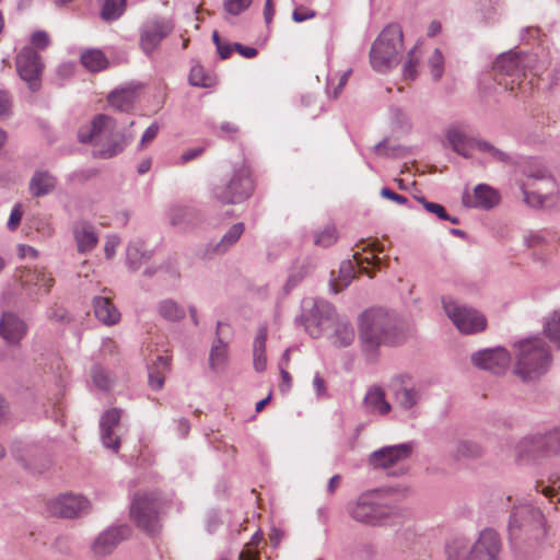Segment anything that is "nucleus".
<instances>
[{
  "label": "nucleus",
  "instance_id": "f257e3e1",
  "mask_svg": "<svg viewBox=\"0 0 560 560\" xmlns=\"http://www.w3.org/2000/svg\"><path fill=\"white\" fill-rule=\"evenodd\" d=\"M83 143L91 142L94 153L109 159L121 152L128 142L124 133L117 130L115 120L104 114L96 115L89 125L82 126L78 133Z\"/></svg>",
  "mask_w": 560,
  "mask_h": 560
},
{
  "label": "nucleus",
  "instance_id": "f03ea898",
  "mask_svg": "<svg viewBox=\"0 0 560 560\" xmlns=\"http://www.w3.org/2000/svg\"><path fill=\"white\" fill-rule=\"evenodd\" d=\"M518 353L514 373L524 381L542 375L549 365V350L541 339L530 338L517 343Z\"/></svg>",
  "mask_w": 560,
  "mask_h": 560
},
{
  "label": "nucleus",
  "instance_id": "7ed1b4c3",
  "mask_svg": "<svg viewBox=\"0 0 560 560\" xmlns=\"http://www.w3.org/2000/svg\"><path fill=\"white\" fill-rule=\"evenodd\" d=\"M402 47L401 27L398 24L387 25L371 47L370 61L373 69L378 72H386L395 67Z\"/></svg>",
  "mask_w": 560,
  "mask_h": 560
},
{
  "label": "nucleus",
  "instance_id": "20e7f679",
  "mask_svg": "<svg viewBox=\"0 0 560 560\" xmlns=\"http://www.w3.org/2000/svg\"><path fill=\"white\" fill-rule=\"evenodd\" d=\"M167 501L156 492L137 493L133 498L130 515L137 527L150 535L161 528L160 515L166 512Z\"/></svg>",
  "mask_w": 560,
  "mask_h": 560
},
{
  "label": "nucleus",
  "instance_id": "39448f33",
  "mask_svg": "<svg viewBox=\"0 0 560 560\" xmlns=\"http://www.w3.org/2000/svg\"><path fill=\"white\" fill-rule=\"evenodd\" d=\"M360 338L364 350L373 352L385 343H394V332L389 315L383 310H370L363 313L360 324Z\"/></svg>",
  "mask_w": 560,
  "mask_h": 560
},
{
  "label": "nucleus",
  "instance_id": "423d86ee",
  "mask_svg": "<svg viewBox=\"0 0 560 560\" xmlns=\"http://www.w3.org/2000/svg\"><path fill=\"white\" fill-rule=\"evenodd\" d=\"M254 180L245 161L235 165L229 179L213 188V197L223 205L240 203L253 194Z\"/></svg>",
  "mask_w": 560,
  "mask_h": 560
},
{
  "label": "nucleus",
  "instance_id": "0eeeda50",
  "mask_svg": "<svg viewBox=\"0 0 560 560\" xmlns=\"http://www.w3.org/2000/svg\"><path fill=\"white\" fill-rule=\"evenodd\" d=\"M530 61L529 57H523L517 52L502 54L493 65L494 80L505 90L514 92L522 89V79L525 77V67Z\"/></svg>",
  "mask_w": 560,
  "mask_h": 560
},
{
  "label": "nucleus",
  "instance_id": "6e6552de",
  "mask_svg": "<svg viewBox=\"0 0 560 560\" xmlns=\"http://www.w3.org/2000/svg\"><path fill=\"white\" fill-rule=\"evenodd\" d=\"M349 512L353 520L369 525L387 524L395 514L390 506L376 501L374 492L361 494L349 508Z\"/></svg>",
  "mask_w": 560,
  "mask_h": 560
},
{
  "label": "nucleus",
  "instance_id": "1a4fd4ad",
  "mask_svg": "<svg viewBox=\"0 0 560 560\" xmlns=\"http://www.w3.org/2000/svg\"><path fill=\"white\" fill-rule=\"evenodd\" d=\"M447 140L452 149L464 158H470L474 148L478 149L481 153L487 154L491 160L498 162H508L509 156L500 149L493 147L491 143L469 137L459 127H453L447 131Z\"/></svg>",
  "mask_w": 560,
  "mask_h": 560
},
{
  "label": "nucleus",
  "instance_id": "9d476101",
  "mask_svg": "<svg viewBox=\"0 0 560 560\" xmlns=\"http://www.w3.org/2000/svg\"><path fill=\"white\" fill-rule=\"evenodd\" d=\"M380 264V258L373 252H365L364 254L355 252L353 260L343 261L340 265L338 277L331 279L330 285L332 291L338 293L348 287L357 272H364L372 278L374 275L371 272V268L378 267Z\"/></svg>",
  "mask_w": 560,
  "mask_h": 560
},
{
  "label": "nucleus",
  "instance_id": "9b49d317",
  "mask_svg": "<svg viewBox=\"0 0 560 560\" xmlns=\"http://www.w3.org/2000/svg\"><path fill=\"white\" fill-rule=\"evenodd\" d=\"M443 306L447 316L462 332H479L487 326L485 316L476 310L462 306L453 300H443Z\"/></svg>",
  "mask_w": 560,
  "mask_h": 560
},
{
  "label": "nucleus",
  "instance_id": "f8f14e48",
  "mask_svg": "<svg viewBox=\"0 0 560 560\" xmlns=\"http://www.w3.org/2000/svg\"><path fill=\"white\" fill-rule=\"evenodd\" d=\"M332 315L334 307L326 301L313 299L303 301L305 327L313 337L319 336L320 331L329 325Z\"/></svg>",
  "mask_w": 560,
  "mask_h": 560
},
{
  "label": "nucleus",
  "instance_id": "ddd939ff",
  "mask_svg": "<svg viewBox=\"0 0 560 560\" xmlns=\"http://www.w3.org/2000/svg\"><path fill=\"white\" fill-rule=\"evenodd\" d=\"M15 67L20 78L28 84L30 90L37 91L40 88L44 65L33 47L21 49L15 58Z\"/></svg>",
  "mask_w": 560,
  "mask_h": 560
},
{
  "label": "nucleus",
  "instance_id": "4468645a",
  "mask_svg": "<svg viewBox=\"0 0 560 560\" xmlns=\"http://www.w3.org/2000/svg\"><path fill=\"white\" fill-rule=\"evenodd\" d=\"M542 521L544 515L539 509H536L530 504L515 506L509 522L511 538H520L522 530L529 533L535 529H540Z\"/></svg>",
  "mask_w": 560,
  "mask_h": 560
},
{
  "label": "nucleus",
  "instance_id": "2eb2a0df",
  "mask_svg": "<svg viewBox=\"0 0 560 560\" xmlns=\"http://www.w3.org/2000/svg\"><path fill=\"white\" fill-rule=\"evenodd\" d=\"M89 506L88 501L71 493L60 494L46 502V510L50 516L72 518L77 517Z\"/></svg>",
  "mask_w": 560,
  "mask_h": 560
},
{
  "label": "nucleus",
  "instance_id": "dca6fc26",
  "mask_svg": "<svg viewBox=\"0 0 560 560\" xmlns=\"http://www.w3.org/2000/svg\"><path fill=\"white\" fill-rule=\"evenodd\" d=\"M518 456L524 454H558L560 453V428L548 431L544 435L525 438L517 446Z\"/></svg>",
  "mask_w": 560,
  "mask_h": 560
},
{
  "label": "nucleus",
  "instance_id": "f3484780",
  "mask_svg": "<svg viewBox=\"0 0 560 560\" xmlns=\"http://www.w3.org/2000/svg\"><path fill=\"white\" fill-rule=\"evenodd\" d=\"M501 542L497 532L485 529L480 533L478 540L470 548L468 557L470 560H501Z\"/></svg>",
  "mask_w": 560,
  "mask_h": 560
},
{
  "label": "nucleus",
  "instance_id": "a211bd4d",
  "mask_svg": "<svg viewBox=\"0 0 560 560\" xmlns=\"http://www.w3.org/2000/svg\"><path fill=\"white\" fill-rule=\"evenodd\" d=\"M173 30L171 21L155 19L147 22L140 32V46L145 54H151Z\"/></svg>",
  "mask_w": 560,
  "mask_h": 560
},
{
  "label": "nucleus",
  "instance_id": "6ab92c4d",
  "mask_svg": "<svg viewBox=\"0 0 560 560\" xmlns=\"http://www.w3.org/2000/svg\"><path fill=\"white\" fill-rule=\"evenodd\" d=\"M472 363L493 374H503L510 366L511 358L504 348L486 349L471 357Z\"/></svg>",
  "mask_w": 560,
  "mask_h": 560
},
{
  "label": "nucleus",
  "instance_id": "aec40b11",
  "mask_svg": "<svg viewBox=\"0 0 560 560\" xmlns=\"http://www.w3.org/2000/svg\"><path fill=\"white\" fill-rule=\"evenodd\" d=\"M131 529L127 525L108 528L94 540L92 551L96 557H104L113 552L119 542L127 539Z\"/></svg>",
  "mask_w": 560,
  "mask_h": 560
},
{
  "label": "nucleus",
  "instance_id": "412c9836",
  "mask_svg": "<svg viewBox=\"0 0 560 560\" xmlns=\"http://www.w3.org/2000/svg\"><path fill=\"white\" fill-rule=\"evenodd\" d=\"M411 453L412 445L409 443L387 446L374 452L370 456V464L375 468H389L407 459Z\"/></svg>",
  "mask_w": 560,
  "mask_h": 560
},
{
  "label": "nucleus",
  "instance_id": "4be33fe9",
  "mask_svg": "<svg viewBox=\"0 0 560 560\" xmlns=\"http://www.w3.org/2000/svg\"><path fill=\"white\" fill-rule=\"evenodd\" d=\"M121 418L120 410L113 408L107 410L101 420V434L103 444L115 451L119 447V438L115 434V429L118 427Z\"/></svg>",
  "mask_w": 560,
  "mask_h": 560
},
{
  "label": "nucleus",
  "instance_id": "5701e85b",
  "mask_svg": "<svg viewBox=\"0 0 560 560\" xmlns=\"http://www.w3.org/2000/svg\"><path fill=\"white\" fill-rule=\"evenodd\" d=\"M26 334L25 324L14 314L4 313L0 319V336L10 345H18Z\"/></svg>",
  "mask_w": 560,
  "mask_h": 560
},
{
  "label": "nucleus",
  "instance_id": "b1692460",
  "mask_svg": "<svg viewBox=\"0 0 560 560\" xmlns=\"http://www.w3.org/2000/svg\"><path fill=\"white\" fill-rule=\"evenodd\" d=\"M137 98L138 89L133 86H126L113 91L108 95L107 102L113 108L119 112H129L133 108Z\"/></svg>",
  "mask_w": 560,
  "mask_h": 560
},
{
  "label": "nucleus",
  "instance_id": "393cba45",
  "mask_svg": "<svg viewBox=\"0 0 560 560\" xmlns=\"http://www.w3.org/2000/svg\"><path fill=\"white\" fill-rule=\"evenodd\" d=\"M73 235L78 246V252L81 254L92 250L98 242V237L95 234L93 226L86 222L77 223L73 229Z\"/></svg>",
  "mask_w": 560,
  "mask_h": 560
},
{
  "label": "nucleus",
  "instance_id": "a878e982",
  "mask_svg": "<svg viewBox=\"0 0 560 560\" xmlns=\"http://www.w3.org/2000/svg\"><path fill=\"white\" fill-rule=\"evenodd\" d=\"M93 305L96 318L105 325L109 326L119 322L120 313L115 307L109 296L95 298Z\"/></svg>",
  "mask_w": 560,
  "mask_h": 560
},
{
  "label": "nucleus",
  "instance_id": "bb28decb",
  "mask_svg": "<svg viewBox=\"0 0 560 560\" xmlns=\"http://www.w3.org/2000/svg\"><path fill=\"white\" fill-rule=\"evenodd\" d=\"M20 280L24 285H35L48 293L55 283V279L45 269H23Z\"/></svg>",
  "mask_w": 560,
  "mask_h": 560
},
{
  "label": "nucleus",
  "instance_id": "cd10ccee",
  "mask_svg": "<svg viewBox=\"0 0 560 560\" xmlns=\"http://www.w3.org/2000/svg\"><path fill=\"white\" fill-rule=\"evenodd\" d=\"M408 382L409 377L399 376L392 385L397 402L405 409L412 408L419 398L418 393L415 389L408 388Z\"/></svg>",
  "mask_w": 560,
  "mask_h": 560
},
{
  "label": "nucleus",
  "instance_id": "c85d7f7f",
  "mask_svg": "<svg viewBox=\"0 0 560 560\" xmlns=\"http://www.w3.org/2000/svg\"><path fill=\"white\" fill-rule=\"evenodd\" d=\"M499 202L498 192L487 185H478L475 188L474 196L465 199V203L470 207H480L489 209Z\"/></svg>",
  "mask_w": 560,
  "mask_h": 560
},
{
  "label": "nucleus",
  "instance_id": "c756f323",
  "mask_svg": "<svg viewBox=\"0 0 560 560\" xmlns=\"http://www.w3.org/2000/svg\"><path fill=\"white\" fill-rule=\"evenodd\" d=\"M267 327L261 326L256 332L253 345V363L254 369L257 372H264L267 368V355H266V341H267Z\"/></svg>",
  "mask_w": 560,
  "mask_h": 560
},
{
  "label": "nucleus",
  "instance_id": "7c9ffc66",
  "mask_svg": "<svg viewBox=\"0 0 560 560\" xmlns=\"http://www.w3.org/2000/svg\"><path fill=\"white\" fill-rule=\"evenodd\" d=\"M82 66L90 72H98L105 70L109 61L105 54L100 49H86L80 57Z\"/></svg>",
  "mask_w": 560,
  "mask_h": 560
},
{
  "label": "nucleus",
  "instance_id": "2f4dec72",
  "mask_svg": "<svg viewBox=\"0 0 560 560\" xmlns=\"http://www.w3.org/2000/svg\"><path fill=\"white\" fill-rule=\"evenodd\" d=\"M56 185L55 177L48 172L37 171L31 179L30 191L39 197L49 194Z\"/></svg>",
  "mask_w": 560,
  "mask_h": 560
},
{
  "label": "nucleus",
  "instance_id": "473e14b6",
  "mask_svg": "<svg viewBox=\"0 0 560 560\" xmlns=\"http://www.w3.org/2000/svg\"><path fill=\"white\" fill-rule=\"evenodd\" d=\"M364 404L372 412L385 415L390 410V405L385 400V394L380 387H373L368 392Z\"/></svg>",
  "mask_w": 560,
  "mask_h": 560
},
{
  "label": "nucleus",
  "instance_id": "72a5a7b5",
  "mask_svg": "<svg viewBox=\"0 0 560 560\" xmlns=\"http://www.w3.org/2000/svg\"><path fill=\"white\" fill-rule=\"evenodd\" d=\"M245 226L242 222L233 224L229 231L222 236L221 241L215 245L213 252L217 254L225 253L232 247L244 233Z\"/></svg>",
  "mask_w": 560,
  "mask_h": 560
},
{
  "label": "nucleus",
  "instance_id": "f704fd0d",
  "mask_svg": "<svg viewBox=\"0 0 560 560\" xmlns=\"http://www.w3.org/2000/svg\"><path fill=\"white\" fill-rule=\"evenodd\" d=\"M168 358L159 357L154 366L149 370V384L153 389H161L164 385L165 372L168 370Z\"/></svg>",
  "mask_w": 560,
  "mask_h": 560
},
{
  "label": "nucleus",
  "instance_id": "c9c22d12",
  "mask_svg": "<svg viewBox=\"0 0 560 560\" xmlns=\"http://www.w3.org/2000/svg\"><path fill=\"white\" fill-rule=\"evenodd\" d=\"M188 80L191 85L198 88H211L215 84V79L208 74L200 65L191 67Z\"/></svg>",
  "mask_w": 560,
  "mask_h": 560
},
{
  "label": "nucleus",
  "instance_id": "e433bc0d",
  "mask_svg": "<svg viewBox=\"0 0 560 560\" xmlns=\"http://www.w3.org/2000/svg\"><path fill=\"white\" fill-rule=\"evenodd\" d=\"M262 541V533L256 532L238 556V560H260L259 545Z\"/></svg>",
  "mask_w": 560,
  "mask_h": 560
},
{
  "label": "nucleus",
  "instance_id": "4c0bfd02",
  "mask_svg": "<svg viewBox=\"0 0 560 560\" xmlns=\"http://www.w3.org/2000/svg\"><path fill=\"white\" fill-rule=\"evenodd\" d=\"M159 313L167 320H178L185 316V311L172 300L162 301Z\"/></svg>",
  "mask_w": 560,
  "mask_h": 560
},
{
  "label": "nucleus",
  "instance_id": "58836bf2",
  "mask_svg": "<svg viewBox=\"0 0 560 560\" xmlns=\"http://www.w3.org/2000/svg\"><path fill=\"white\" fill-rule=\"evenodd\" d=\"M102 18L106 21L118 19L125 9V0H103Z\"/></svg>",
  "mask_w": 560,
  "mask_h": 560
},
{
  "label": "nucleus",
  "instance_id": "ea45409f",
  "mask_svg": "<svg viewBox=\"0 0 560 560\" xmlns=\"http://www.w3.org/2000/svg\"><path fill=\"white\" fill-rule=\"evenodd\" d=\"M545 332L560 347V311L553 312L546 320Z\"/></svg>",
  "mask_w": 560,
  "mask_h": 560
},
{
  "label": "nucleus",
  "instance_id": "a19ab883",
  "mask_svg": "<svg viewBox=\"0 0 560 560\" xmlns=\"http://www.w3.org/2000/svg\"><path fill=\"white\" fill-rule=\"evenodd\" d=\"M338 238L337 230L334 225H327L323 230L315 233L314 243L322 247L332 245Z\"/></svg>",
  "mask_w": 560,
  "mask_h": 560
},
{
  "label": "nucleus",
  "instance_id": "79ce46f5",
  "mask_svg": "<svg viewBox=\"0 0 560 560\" xmlns=\"http://www.w3.org/2000/svg\"><path fill=\"white\" fill-rule=\"evenodd\" d=\"M421 54L419 51L418 46H415L407 56V60L404 65V78L407 80H413L417 77V65Z\"/></svg>",
  "mask_w": 560,
  "mask_h": 560
},
{
  "label": "nucleus",
  "instance_id": "37998d69",
  "mask_svg": "<svg viewBox=\"0 0 560 560\" xmlns=\"http://www.w3.org/2000/svg\"><path fill=\"white\" fill-rule=\"evenodd\" d=\"M447 560H470L468 557V545L456 539L447 546Z\"/></svg>",
  "mask_w": 560,
  "mask_h": 560
},
{
  "label": "nucleus",
  "instance_id": "c03bdc74",
  "mask_svg": "<svg viewBox=\"0 0 560 560\" xmlns=\"http://www.w3.org/2000/svg\"><path fill=\"white\" fill-rule=\"evenodd\" d=\"M91 376L94 385L102 390L109 389L113 384L110 374L101 366H94Z\"/></svg>",
  "mask_w": 560,
  "mask_h": 560
},
{
  "label": "nucleus",
  "instance_id": "a18cd8bd",
  "mask_svg": "<svg viewBox=\"0 0 560 560\" xmlns=\"http://www.w3.org/2000/svg\"><path fill=\"white\" fill-rule=\"evenodd\" d=\"M536 492L544 494L552 502V498L558 495V503H560V478H550L549 485L545 486L542 482H537Z\"/></svg>",
  "mask_w": 560,
  "mask_h": 560
},
{
  "label": "nucleus",
  "instance_id": "49530a36",
  "mask_svg": "<svg viewBox=\"0 0 560 560\" xmlns=\"http://www.w3.org/2000/svg\"><path fill=\"white\" fill-rule=\"evenodd\" d=\"M481 454V448L472 442L462 441L457 444L455 451L456 458L477 457Z\"/></svg>",
  "mask_w": 560,
  "mask_h": 560
},
{
  "label": "nucleus",
  "instance_id": "de8ad7c7",
  "mask_svg": "<svg viewBox=\"0 0 560 560\" xmlns=\"http://www.w3.org/2000/svg\"><path fill=\"white\" fill-rule=\"evenodd\" d=\"M335 338L339 346H348L354 339V331L348 324L341 323L336 328Z\"/></svg>",
  "mask_w": 560,
  "mask_h": 560
},
{
  "label": "nucleus",
  "instance_id": "09e8293b",
  "mask_svg": "<svg viewBox=\"0 0 560 560\" xmlns=\"http://www.w3.org/2000/svg\"><path fill=\"white\" fill-rule=\"evenodd\" d=\"M228 357L226 345L221 341L218 346L213 347L210 353V365L213 370L222 366Z\"/></svg>",
  "mask_w": 560,
  "mask_h": 560
},
{
  "label": "nucleus",
  "instance_id": "8fccbe9b",
  "mask_svg": "<svg viewBox=\"0 0 560 560\" xmlns=\"http://www.w3.org/2000/svg\"><path fill=\"white\" fill-rule=\"evenodd\" d=\"M444 58L439 49H435L429 58V66L431 74L435 80H439L443 74Z\"/></svg>",
  "mask_w": 560,
  "mask_h": 560
},
{
  "label": "nucleus",
  "instance_id": "3c124183",
  "mask_svg": "<svg viewBox=\"0 0 560 560\" xmlns=\"http://www.w3.org/2000/svg\"><path fill=\"white\" fill-rule=\"evenodd\" d=\"M253 0H225L224 10L231 15H238L249 8Z\"/></svg>",
  "mask_w": 560,
  "mask_h": 560
},
{
  "label": "nucleus",
  "instance_id": "603ef678",
  "mask_svg": "<svg viewBox=\"0 0 560 560\" xmlns=\"http://www.w3.org/2000/svg\"><path fill=\"white\" fill-rule=\"evenodd\" d=\"M421 202L423 203V207L431 213L436 214L442 220H450L452 223H457V219H451L448 214L446 213L444 207L440 203L430 202L424 199H421Z\"/></svg>",
  "mask_w": 560,
  "mask_h": 560
},
{
  "label": "nucleus",
  "instance_id": "864d4df0",
  "mask_svg": "<svg viewBox=\"0 0 560 560\" xmlns=\"http://www.w3.org/2000/svg\"><path fill=\"white\" fill-rule=\"evenodd\" d=\"M31 44L33 47L43 50L49 46L50 38L46 32L36 31L31 36Z\"/></svg>",
  "mask_w": 560,
  "mask_h": 560
},
{
  "label": "nucleus",
  "instance_id": "5fc2aeb1",
  "mask_svg": "<svg viewBox=\"0 0 560 560\" xmlns=\"http://www.w3.org/2000/svg\"><path fill=\"white\" fill-rule=\"evenodd\" d=\"M316 13L314 10L304 5H299L294 9L292 19L295 22H304L306 20L313 19Z\"/></svg>",
  "mask_w": 560,
  "mask_h": 560
},
{
  "label": "nucleus",
  "instance_id": "6e6d98bb",
  "mask_svg": "<svg viewBox=\"0 0 560 560\" xmlns=\"http://www.w3.org/2000/svg\"><path fill=\"white\" fill-rule=\"evenodd\" d=\"M158 132H159V125L155 122L150 125L142 135L141 141H140V149H143L147 145H149L152 142V140L156 137Z\"/></svg>",
  "mask_w": 560,
  "mask_h": 560
},
{
  "label": "nucleus",
  "instance_id": "4d7b16f0",
  "mask_svg": "<svg viewBox=\"0 0 560 560\" xmlns=\"http://www.w3.org/2000/svg\"><path fill=\"white\" fill-rule=\"evenodd\" d=\"M119 243H120V241H119L118 236H116V235L107 236L106 242H105V247H104L105 256L107 259H112L115 256L116 249H117Z\"/></svg>",
  "mask_w": 560,
  "mask_h": 560
},
{
  "label": "nucleus",
  "instance_id": "13d9d810",
  "mask_svg": "<svg viewBox=\"0 0 560 560\" xmlns=\"http://www.w3.org/2000/svg\"><path fill=\"white\" fill-rule=\"evenodd\" d=\"M22 215H23L22 207H21V205H16L11 211V214H10V218L8 221V229L11 231H14L20 224Z\"/></svg>",
  "mask_w": 560,
  "mask_h": 560
},
{
  "label": "nucleus",
  "instance_id": "bf43d9fd",
  "mask_svg": "<svg viewBox=\"0 0 560 560\" xmlns=\"http://www.w3.org/2000/svg\"><path fill=\"white\" fill-rule=\"evenodd\" d=\"M11 114V98L7 92H0V117Z\"/></svg>",
  "mask_w": 560,
  "mask_h": 560
},
{
  "label": "nucleus",
  "instance_id": "052dcab7",
  "mask_svg": "<svg viewBox=\"0 0 560 560\" xmlns=\"http://www.w3.org/2000/svg\"><path fill=\"white\" fill-rule=\"evenodd\" d=\"M352 73L351 69L346 70L338 80V84L332 90V97L337 98L339 94L341 93L343 86L348 83V80Z\"/></svg>",
  "mask_w": 560,
  "mask_h": 560
},
{
  "label": "nucleus",
  "instance_id": "680f3d73",
  "mask_svg": "<svg viewBox=\"0 0 560 560\" xmlns=\"http://www.w3.org/2000/svg\"><path fill=\"white\" fill-rule=\"evenodd\" d=\"M381 196L384 197V198H387L396 203H399V205H405L407 202V198L404 197L402 195H399L395 191H393L392 189L389 188H383L381 190Z\"/></svg>",
  "mask_w": 560,
  "mask_h": 560
},
{
  "label": "nucleus",
  "instance_id": "e2e57ef3",
  "mask_svg": "<svg viewBox=\"0 0 560 560\" xmlns=\"http://www.w3.org/2000/svg\"><path fill=\"white\" fill-rule=\"evenodd\" d=\"M18 252H19L20 258H26V257L37 258V256H38L37 249H35L34 247H32L30 245H25V244L19 245Z\"/></svg>",
  "mask_w": 560,
  "mask_h": 560
},
{
  "label": "nucleus",
  "instance_id": "0e129e2a",
  "mask_svg": "<svg viewBox=\"0 0 560 560\" xmlns=\"http://www.w3.org/2000/svg\"><path fill=\"white\" fill-rule=\"evenodd\" d=\"M138 254H139V248L137 246H135V245H129L128 246V249H127V260H128L129 265L133 269H137L139 267Z\"/></svg>",
  "mask_w": 560,
  "mask_h": 560
},
{
  "label": "nucleus",
  "instance_id": "69168bd1",
  "mask_svg": "<svg viewBox=\"0 0 560 560\" xmlns=\"http://www.w3.org/2000/svg\"><path fill=\"white\" fill-rule=\"evenodd\" d=\"M190 215L189 212L184 208H176L172 211L171 222L173 225H178L183 222L185 217Z\"/></svg>",
  "mask_w": 560,
  "mask_h": 560
},
{
  "label": "nucleus",
  "instance_id": "338daca9",
  "mask_svg": "<svg viewBox=\"0 0 560 560\" xmlns=\"http://www.w3.org/2000/svg\"><path fill=\"white\" fill-rule=\"evenodd\" d=\"M524 196L525 201L535 207L541 206L544 203V198L539 194L529 192L526 190V188H524Z\"/></svg>",
  "mask_w": 560,
  "mask_h": 560
},
{
  "label": "nucleus",
  "instance_id": "774afa93",
  "mask_svg": "<svg viewBox=\"0 0 560 560\" xmlns=\"http://www.w3.org/2000/svg\"><path fill=\"white\" fill-rule=\"evenodd\" d=\"M313 386L317 393V395L322 396L326 393V382L325 380L316 374L313 380Z\"/></svg>",
  "mask_w": 560,
  "mask_h": 560
}]
</instances>
